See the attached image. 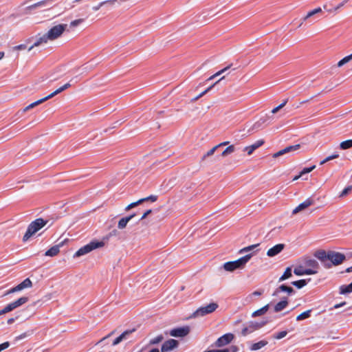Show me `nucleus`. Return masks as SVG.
<instances>
[{"label":"nucleus","mask_w":352,"mask_h":352,"mask_svg":"<svg viewBox=\"0 0 352 352\" xmlns=\"http://www.w3.org/2000/svg\"><path fill=\"white\" fill-rule=\"evenodd\" d=\"M252 256L253 253H250L236 261L226 262L223 264V269L228 272H233L237 269H243Z\"/></svg>","instance_id":"obj_3"},{"label":"nucleus","mask_w":352,"mask_h":352,"mask_svg":"<svg viewBox=\"0 0 352 352\" xmlns=\"http://www.w3.org/2000/svg\"><path fill=\"white\" fill-rule=\"evenodd\" d=\"M217 150V146H214V147H212L211 149H210L204 156H203V160H205L207 157H210L211 155H212L214 152Z\"/></svg>","instance_id":"obj_41"},{"label":"nucleus","mask_w":352,"mask_h":352,"mask_svg":"<svg viewBox=\"0 0 352 352\" xmlns=\"http://www.w3.org/2000/svg\"><path fill=\"white\" fill-rule=\"evenodd\" d=\"M294 273L297 276H302L316 274L317 272L311 269H304L302 266H298L294 268Z\"/></svg>","instance_id":"obj_17"},{"label":"nucleus","mask_w":352,"mask_h":352,"mask_svg":"<svg viewBox=\"0 0 352 352\" xmlns=\"http://www.w3.org/2000/svg\"><path fill=\"white\" fill-rule=\"evenodd\" d=\"M117 0H106V1H102V2L99 3L98 5L93 6L92 10L96 12V11L99 10L100 9V8L102 6H104L105 4H107V3L113 4Z\"/></svg>","instance_id":"obj_31"},{"label":"nucleus","mask_w":352,"mask_h":352,"mask_svg":"<svg viewBox=\"0 0 352 352\" xmlns=\"http://www.w3.org/2000/svg\"><path fill=\"white\" fill-rule=\"evenodd\" d=\"M67 27V24H58L51 28L45 34L40 36L34 44L28 48L31 51L34 47L47 44L49 41H53L59 38Z\"/></svg>","instance_id":"obj_1"},{"label":"nucleus","mask_w":352,"mask_h":352,"mask_svg":"<svg viewBox=\"0 0 352 352\" xmlns=\"http://www.w3.org/2000/svg\"><path fill=\"white\" fill-rule=\"evenodd\" d=\"M316 168V166H312L309 168H305L302 169V170L300 172V175H303L305 174L309 173L311 171H312Z\"/></svg>","instance_id":"obj_45"},{"label":"nucleus","mask_w":352,"mask_h":352,"mask_svg":"<svg viewBox=\"0 0 352 352\" xmlns=\"http://www.w3.org/2000/svg\"><path fill=\"white\" fill-rule=\"evenodd\" d=\"M258 245H259V243H257V244H254V245H249L248 247L243 248L239 250V253L244 254V253L249 252L250 251H252L254 248H256Z\"/></svg>","instance_id":"obj_34"},{"label":"nucleus","mask_w":352,"mask_h":352,"mask_svg":"<svg viewBox=\"0 0 352 352\" xmlns=\"http://www.w3.org/2000/svg\"><path fill=\"white\" fill-rule=\"evenodd\" d=\"M152 212V210H147L144 214L142 216V217L140 218V220H142L144 219H145L148 214H150Z\"/></svg>","instance_id":"obj_52"},{"label":"nucleus","mask_w":352,"mask_h":352,"mask_svg":"<svg viewBox=\"0 0 352 352\" xmlns=\"http://www.w3.org/2000/svg\"><path fill=\"white\" fill-rule=\"evenodd\" d=\"M65 89L64 88L63 86L60 87V88L57 89L56 90H55L54 92H52V94H50V95H48L47 96L42 98V99H40L36 102H34L32 103H31L30 104H29L28 106H27L25 109H24V111H27L28 110H30V109H32L34 108V107L44 102L45 101L53 98L54 96H55L56 95L61 93L62 91H65Z\"/></svg>","instance_id":"obj_7"},{"label":"nucleus","mask_w":352,"mask_h":352,"mask_svg":"<svg viewBox=\"0 0 352 352\" xmlns=\"http://www.w3.org/2000/svg\"><path fill=\"white\" fill-rule=\"evenodd\" d=\"M346 256L344 254L335 251H329V262L332 265H338L345 261Z\"/></svg>","instance_id":"obj_8"},{"label":"nucleus","mask_w":352,"mask_h":352,"mask_svg":"<svg viewBox=\"0 0 352 352\" xmlns=\"http://www.w3.org/2000/svg\"><path fill=\"white\" fill-rule=\"evenodd\" d=\"M292 268L290 267H288L286 268L285 271L284 272L283 274L279 278L278 282H282L290 277H292Z\"/></svg>","instance_id":"obj_27"},{"label":"nucleus","mask_w":352,"mask_h":352,"mask_svg":"<svg viewBox=\"0 0 352 352\" xmlns=\"http://www.w3.org/2000/svg\"><path fill=\"white\" fill-rule=\"evenodd\" d=\"M122 340H121V338H120L119 336L116 338L114 340V341L113 342V345L115 346V345H117L119 343H120Z\"/></svg>","instance_id":"obj_54"},{"label":"nucleus","mask_w":352,"mask_h":352,"mask_svg":"<svg viewBox=\"0 0 352 352\" xmlns=\"http://www.w3.org/2000/svg\"><path fill=\"white\" fill-rule=\"evenodd\" d=\"M142 203H143V199H141L135 202H133L126 207L125 210L128 211V210L138 206V205H140Z\"/></svg>","instance_id":"obj_39"},{"label":"nucleus","mask_w":352,"mask_h":352,"mask_svg":"<svg viewBox=\"0 0 352 352\" xmlns=\"http://www.w3.org/2000/svg\"><path fill=\"white\" fill-rule=\"evenodd\" d=\"M287 331H283L278 332L276 334H274L273 336V338L276 340H280V339L285 338L287 336Z\"/></svg>","instance_id":"obj_40"},{"label":"nucleus","mask_w":352,"mask_h":352,"mask_svg":"<svg viewBox=\"0 0 352 352\" xmlns=\"http://www.w3.org/2000/svg\"><path fill=\"white\" fill-rule=\"evenodd\" d=\"M303 263L305 267H309L308 269L316 270L318 272V270L319 269V264L315 259L305 258L303 260Z\"/></svg>","instance_id":"obj_19"},{"label":"nucleus","mask_w":352,"mask_h":352,"mask_svg":"<svg viewBox=\"0 0 352 352\" xmlns=\"http://www.w3.org/2000/svg\"><path fill=\"white\" fill-rule=\"evenodd\" d=\"M47 222V220H44L42 218H38L32 221L28 226L27 230L23 236V241H28L31 237L45 226Z\"/></svg>","instance_id":"obj_2"},{"label":"nucleus","mask_w":352,"mask_h":352,"mask_svg":"<svg viewBox=\"0 0 352 352\" xmlns=\"http://www.w3.org/2000/svg\"><path fill=\"white\" fill-rule=\"evenodd\" d=\"M104 243L103 241H92L76 251L74 254V258H77L87 254L96 249L104 247Z\"/></svg>","instance_id":"obj_4"},{"label":"nucleus","mask_w":352,"mask_h":352,"mask_svg":"<svg viewBox=\"0 0 352 352\" xmlns=\"http://www.w3.org/2000/svg\"><path fill=\"white\" fill-rule=\"evenodd\" d=\"M10 346V343L8 342H5L0 344V352L7 348H8Z\"/></svg>","instance_id":"obj_50"},{"label":"nucleus","mask_w":352,"mask_h":352,"mask_svg":"<svg viewBox=\"0 0 352 352\" xmlns=\"http://www.w3.org/2000/svg\"><path fill=\"white\" fill-rule=\"evenodd\" d=\"M311 311H312L311 309H309V310H307V311L302 312V314H299L296 317V320L300 321V320H305V319L309 318L311 316Z\"/></svg>","instance_id":"obj_32"},{"label":"nucleus","mask_w":352,"mask_h":352,"mask_svg":"<svg viewBox=\"0 0 352 352\" xmlns=\"http://www.w3.org/2000/svg\"><path fill=\"white\" fill-rule=\"evenodd\" d=\"M339 157V155L338 154H334V155H330L327 157H326L324 160H323L322 161L320 162V165H322L324 164V163L331 160H333V159H336Z\"/></svg>","instance_id":"obj_43"},{"label":"nucleus","mask_w":352,"mask_h":352,"mask_svg":"<svg viewBox=\"0 0 352 352\" xmlns=\"http://www.w3.org/2000/svg\"><path fill=\"white\" fill-rule=\"evenodd\" d=\"M294 292V290L292 287L287 286L285 285H281L275 289L272 296H278L280 292H287L289 295Z\"/></svg>","instance_id":"obj_20"},{"label":"nucleus","mask_w":352,"mask_h":352,"mask_svg":"<svg viewBox=\"0 0 352 352\" xmlns=\"http://www.w3.org/2000/svg\"><path fill=\"white\" fill-rule=\"evenodd\" d=\"M284 244H277L267 250V255L270 257H273L282 252V250L284 249Z\"/></svg>","instance_id":"obj_18"},{"label":"nucleus","mask_w":352,"mask_h":352,"mask_svg":"<svg viewBox=\"0 0 352 352\" xmlns=\"http://www.w3.org/2000/svg\"><path fill=\"white\" fill-rule=\"evenodd\" d=\"M135 216V214H131L129 216H127V217H122V219H120V221H118V229L120 230H122V229H124L126 226H127V223Z\"/></svg>","instance_id":"obj_22"},{"label":"nucleus","mask_w":352,"mask_h":352,"mask_svg":"<svg viewBox=\"0 0 352 352\" xmlns=\"http://www.w3.org/2000/svg\"><path fill=\"white\" fill-rule=\"evenodd\" d=\"M45 1H39L38 3H36L33 5H32L31 6H30V9H34V8H36L38 7H40V6H42L43 5H45Z\"/></svg>","instance_id":"obj_49"},{"label":"nucleus","mask_w":352,"mask_h":352,"mask_svg":"<svg viewBox=\"0 0 352 352\" xmlns=\"http://www.w3.org/2000/svg\"><path fill=\"white\" fill-rule=\"evenodd\" d=\"M262 294V292H259V291H255L253 293H252L251 294H250L248 297H247V300L250 302L252 301V296H261Z\"/></svg>","instance_id":"obj_46"},{"label":"nucleus","mask_w":352,"mask_h":352,"mask_svg":"<svg viewBox=\"0 0 352 352\" xmlns=\"http://www.w3.org/2000/svg\"><path fill=\"white\" fill-rule=\"evenodd\" d=\"M299 148H300V144H296V145L287 146L285 148L275 153L273 155V157L276 158V157H280L286 153L295 151L298 150Z\"/></svg>","instance_id":"obj_15"},{"label":"nucleus","mask_w":352,"mask_h":352,"mask_svg":"<svg viewBox=\"0 0 352 352\" xmlns=\"http://www.w3.org/2000/svg\"><path fill=\"white\" fill-rule=\"evenodd\" d=\"M218 307V305L215 302H211L208 305L201 307L194 313V317H200L214 312Z\"/></svg>","instance_id":"obj_5"},{"label":"nucleus","mask_w":352,"mask_h":352,"mask_svg":"<svg viewBox=\"0 0 352 352\" xmlns=\"http://www.w3.org/2000/svg\"><path fill=\"white\" fill-rule=\"evenodd\" d=\"M266 322H250L246 327H245L242 331L241 334L243 336H246L248 334L253 333L254 331L260 329L266 324Z\"/></svg>","instance_id":"obj_6"},{"label":"nucleus","mask_w":352,"mask_h":352,"mask_svg":"<svg viewBox=\"0 0 352 352\" xmlns=\"http://www.w3.org/2000/svg\"><path fill=\"white\" fill-rule=\"evenodd\" d=\"M10 310L8 309V305H6L3 309L0 310V316L10 312Z\"/></svg>","instance_id":"obj_53"},{"label":"nucleus","mask_w":352,"mask_h":352,"mask_svg":"<svg viewBox=\"0 0 352 352\" xmlns=\"http://www.w3.org/2000/svg\"><path fill=\"white\" fill-rule=\"evenodd\" d=\"M287 99L285 100L280 104H279L278 106L279 107H281V109L283 108L285 104H287Z\"/></svg>","instance_id":"obj_62"},{"label":"nucleus","mask_w":352,"mask_h":352,"mask_svg":"<svg viewBox=\"0 0 352 352\" xmlns=\"http://www.w3.org/2000/svg\"><path fill=\"white\" fill-rule=\"evenodd\" d=\"M229 144V142H221L219 143V144L216 145L217 146V148L221 147V146H226Z\"/></svg>","instance_id":"obj_60"},{"label":"nucleus","mask_w":352,"mask_h":352,"mask_svg":"<svg viewBox=\"0 0 352 352\" xmlns=\"http://www.w3.org/2000/svg\"><path fill=\"white\" fill-rule=\"evenodd\" d=\"M163 339H164L163 336L159 335L157 337L151 339L149 342V344H152V345L157 344L160 343V342H162L163 340Z\"/></svg>","instance_id":"obj_38"},{"label":"nucleus","mask_w":352,"mask_h":352,"mask_svg":"<svg viewBox=\"0 0 352 352\" xmlns=\"http://www.w3.org/2000/svg\"><path fill=\"white\" fill-rule=\"evenodd\" d=\"M178 345V342L174 339H170L166 341L162 346L161 351L162 352H168Z\"/></svg>","instance_id":"obj_14"},{"label":"nucleus","mask_w":352,"mask_h":352,"mask_svg":"<svg viewBox=\"0 0 352 352\" xmlns=\"http://www.w3.org/2000/svg\"><path fill=\"white\" fill-rule=\"evenodd\" d=\"M288 305V301L287 300V298H283V300L278 303H276L274 306V311L275 312H279L282 310H283L285 308L287 307Z\"/></svg>","instance_id":"obj_24"},{"label":"nucleus","mask_w":352,"mask_h":352,"mask_svg":"<svg viewBox=\"0 0 352 352\" xmlns=\"http://www.w3.org/2000/svg\"><path fill=\"white\" fill-rule=\"evenodd\" d=\"M234 338V334L231 333H226L219 338L214 343L216 347H222L230 344Z\"/></svg>","instance_id":"obj_11"},{"label":"nucleus","mask_w":352,"mask_h":352,"mask_svg":"<svg viewBox=\"0 0 352 352\" xmlns=\"http://www.w3.org/2000/svg\"><path fill=\"white\" fill-rule=\"evenodd\" d=\"M143 202L146 201H151L152 202H155L157 199V196L156 195H150L147 197L143 198Z\"/></svg>","instance_id":"obj_47"},{"label":"nucleus","mask_w":352,"mask_h":352,"mask_svg":"<svg viewBox=\"0 0 352 352\" xmlns=\"http://www.w3.org/2000/svg\"><path fill=\"white\" fill-rule=\"evenodd\" d=\"M352 292V283L348 285H343L340 287V294H346Z\"/></svg>","instance_id":"obj_30"},{"label":"nucleus","mask_w":352,"mask_h":352,"mask_svg":"<svg viewBox=\"0 0 352 352\" xmlns=\"http://www.w3.org/2000/svg\"><path fill=\"white\" fill-rule=\"evenodd\" d=\"M292 284L298 287V289H300L307 285V281L305 280L302 279L299 280L293 281Z\"/></svg>","instance_id":"obj_37"},{"label":"nucleus","mask_w":352,"mask_h":352,"mask_svg":"<svg viewBox=\"0 0 352 352\" xmlns=\"http://www.w3.org/2000/svg\"><path fill=\"white\" fill-rule=\"evenodd\" d=\"M236 151V148L234 145L232 144L228 146L222 153H221V157H227L229 155H231Z\"/></svg>","instance_id":"obj_29"},{"label":"nucleus","mask_w":352,"mask_h":352,"mask_svg":"<svg viewBox=\"0 0 352 352\" xmlns=\"http://www.w3.org/2000/svg\"><path fill=\"white\" fill-rule=\"evenodd\" d=\"M309 101V100H306L300 101L299 102V104L296 106V108H299L301 105H302L303 104H305L306 102H308Z\"/></svg>","instance_id":"obj_61"},{"label":"nucleus","mask_w":352,"mask_h":352,"mask_svg":"<svg viewBox=\"0 0 352 352\" xmlns=\"http://www.w3.org/2000/svg\"><path fill=\"white\" fill-rule=\"evenodd\" d=\"M28 300H29L28 297L22 296V297L19 298V299H17L16 300L8 304L7 305L8 309H10V311H12V310L25 304L28 301Z\"/></svg>","instance_id":"obj_13"},{"label":"nucleus","mask_w":352,"mask_h":352,"mask_svg":"<svg viewBox=\"0 0 352 352\" xmlns=\"http://www.w3.org/2000/svg\"><path fill=\"white\" fill-rule=\"evenodd\" d=\"M82 21H83L82 19H76V20L72 21L70 23V26L76 27V26L78 25L79 24H80Z\"/></svg>","instance_id":"obj_48"},{"label":"nucleus","mask_w":352,"mask_h":352,"mask_svg":"<svg viewBox=\"0 0 352 352\" xmlns=\"http://www.w3.org/2000/svg\"><path fill=\"white\" fill-rule=\"evenodd\" d=\"M351 190H352L351 186H347L342 191V192L340 195V197H344L346 196L351 191Z\"/></svg>","instance_id":"obj_42"},{"label":"nucleus","mask_w":352,"mask_h":352,"mask_svg":"<svg viewBox=\"0 0 352 352\" xmlns=\"http://www.w3.org/2000/svg\"><path fill=\"white\" fill-rule=\"evenodd\" d=\"M346 304L345 302H341L340 304H336L333 306V307L331 308L330 309L332 310L333 309H338L343 305H344Z\"/></svg>","instance_id":"obj_56"},{"label":"nucleus","mask_w":352,"mask_h":352,"mask_svg":"<svg viewBox=\"0 0 352 352\" xmlns=\"http://www.w3.org/2000/svg\"><path fill=\"white\" fill-rule=\"evenodd\" d=\"M190 332L188 327H183L173 329L170 331V335L173 337L183 338L187 336Z\"/></svg>","instance_id":"obj_12"},{"label":"nucleus","mask_w":352,"mask_h":352,"mask_svg":"<svg viewBox=\"0 0 352 352\" xmlns=\"http://www.w3.org/2000/svg\"><path fill=\"white\" fill-rule=\"evenodd\" d=\"M329 251L318 250L315 252L314 256L321 261L325 268L331 267V264L329 262Z\"/></svg>","instance_id":"obj_10"},{"label":"nucleus","mask_w":352,"mask_h":352,"mask_svg":"<svg viewBox=\"0 0 352 352\" xmlns=\"http://www.w3.org/2000/svg\"><path fill=\"white\" fill-rule=\"evenodd\" d=\"M322 12V9L320 8H316L307 13V14L304 17L303 21L307 20L309 17L318 14Z\"/></svg>","instance_id":"obj_36"},{"label":"nucleus","mask_w":352,"mask_h":352,"mask_svg":"<svg viewBox=\"0 0 352 352\" xmlns=\"http://www.w3.org/2000/svg\"><path fill=\"white\" fill-rule=\"evenodd\" d=\"M352 60V54L345 56L338 63V67H340Z\"/></svg>","instance_id":"obj_35"},{"label":"nucleus","mask_w":352,"mask_h":352,"mask_svg":"<svg viewBox=\"0 0 352 352\" xmlns=\"http://www.w3.org/2000/svg\"><path fill=\"white\" fill-rule=\"evenodd\" d=\"M352 272V266H351V267H348V268H346V272H347V273H350V272Z\"/></svg>","instance_id":"obj_64"},{"label":"nucleus","mask_w":352,"mask_h":352,"mask_svg":"<svg viewBox=\"0 0 352 352\" xmlns=\"http://www.w3.org/2000/svg\"><path fill=\"white\" fill-rule=\"evenodd\" d=\"M340 147L342 150H346L352 147V140L343 141L340 143Z\"/></svg>","instance_id":"obj_33"},{"label":"nucleus","mask_w":352,"mask_h":352,"mask_svg":"<svg viewBox=\"0 0 352 352\" xmlns=\"http://www.w3.org/2000/svg\"><path fill=\"white\" fill-rule=\"evenodd\" d=\"M314 204V201L313 199H310V198H308L305 201H303L302 203L300 204L296 208H295L293 211H292V213L294 214H297L298 212L307 208L309 206H311Z\"/></svg>","instance_id":"obj_16"},{"label":"nucleus","mask_w":352,"mask_h":352,"mask_svg":"<svg viewBox=\"0 0 352 352\" xmlns=\"http://www.w3.org/2000/svg\"><path fill=\"white\" fill-rule=\"evenodd\" d=\"M224 78V76L221 77L220 79H219L217 82H215L213 85L208 87L205 91L201 92L200 94L195 97L191 100L192 102H195L198 99H199L201 97L204 96L206 94H207L208 91H210L217 83H219L221 80Z\"/></svg>","instance_id":"obj_26"},{"label":"nucleus","mask_w":352,"mask_h":352,"mask_svg":"<svg viewBox=\"0 0 352 352\" xmlns=\"http://www.w3.org/2000/svg\"><path fill=\"white\" fill-rule=\"evenodd\" d=\"M269 309V305H266L265 306L263 307L262 308L254 311L252 314V317H257L261 315L265 314Z\"/></svg>","instance_id":"obj_28"},{"label":"nucleus","mask_w":352,"mask_h":352,"mask_svg":"<svg viewBox=\"0 0 352 352\" xmlns=\"http://www.w3.org/2000/svg\"><path fill=\"white\" fill-rule=\"evenodd\" d=\"M15 49L17 50H25V49H26V45H23V44L19 45L16 46Z\"/></svg>","instance_id":"obj_57"},{"label":"nucleus","mask_w":352,"mask_h":352,"mask_svg":"<svg viewBox=\"0 0 352 352\" xmlns=\"http://www.w3.org/2000/svg\"><path fill=\"white\" fill-rule=\"evenodd\" d=\"M280 109H281V107L277 106L272 110V113H276Z\"/></svg>","instance_id":"obj_59"},{"label":"nucleus","mask_w":352,"mask_h":352,"mask_svg":"<svg viewBox=\"0 0 352 352\" xmlns=\"http://www.w3.org/2000/svg\"><path fill=\"white\" fill-rule=\"evenodd\" d=\"M270 119V117L266 116L263 118H261L259 120V122H261V123H265V122H267L268 120Z\"/></svg>","instance_id":"obj_58"},{"label":"nucleus","mask_w":352,"mask_h":352,"mask_svg":"<svg viewBox=\"0 0 352 352\" xmlns=\"http://www.w3.org/2000/svg\"><path fill=\"white\" fill-rule=\"evenodd\" d=\"M29 336L28 333H23L16 338V340H22L27 338Z\"/></svg>","instance_id":"obj_51"},{"label":"nucleus","mask_w":352,"mask_h":352,"mask_svg":"<svg viewBox=\"0 0 352 352\" xmlns=\"http://www.w3.org/2000/svg\"><path fill=\"white\" fill-rule=\"evenodd\" d=\"M264 144L263 140H257L253 144L246 146L244 148L243 151L247 152L248 155H251L256 148H259Z\"/></svg>","instance_id":"obj_21"},{"label":"nucleus","mask_w":352,"mask_h":352,"mask_svg":"<svg viewBox=\"0 0 352 352\" xmlns=\"http://www.w3.org/2000/svg\"><path fill=\"white\" fill-rule=\"evenodd\" d=\"M134 331V329L125 331L119 337L121 338V340L123 341L124 340H126L127 336Z\"/></svg>","instance_id":"obj_44"},{"label":"nucleus","mask_w":352,"mask_h":352,"mask_svg":"<svg viewBox=\"0 0 352 352\" xmlns=\"http://www.w3.org/2000/svg\"><path fill=\"white\" fill-rule=\"evenodd\" d=\"M32 287V282L29 278H25L23 282L15 286L14 287L9 289L6 293L5 294V296L10 294L12 293L22 291L25 289L30 288Z\"/></svg>","instance_id":"obj_9"},{"label":"nucleus","mask_w":352,"mask_h":352,"mask_svg":"<svg viewBox=\"0 0 352 352\" xmlns=\"http://www.w3.org/2000/svg\"><path fill=\"white\" fill-rule=\"evenodd\" d=\"M268 344V342L266 340H261L258 342L251 344L250 346V351H257L261 349V348L265 346Z\"/></svg>","instance_id":"obj_25"},{"label":"nucleus","mask_w":352,"mask_h":352,"mask_svg":"<svg viewBox=\"0 0 352 352\" xmlns=\"http://www.w3.org/2000/svg\"><path fill=\"white\" fill-rule=\"evenodd\" d=\"M349 0H344L342 3H340L336 8V10L340 9V8H342V6H344V5L345 3H346L348 2Z\"/></svg>","instance_id":"obj_55"},{"label":"nucleus","mask_w":352,"mask_h":352,"mask_svg":"<svg viewBox=\"0 0 352 352\" xmlns=\"http://www.w3.org/2000/svg\"><path fill=\"white\" fill-rule=\"evenodd\" d=\"M62 246L61 244L56 245L47 250L45 253V256H55L60 252V248Z\"/></svg>","instance_id":"obj_23"},{"label":"nucleus","mask_w":352,"mask_h":352,"mask_svg":"<svg viewBox=\"0 0 352 352\" xmlns=\"http://www.w3.org/2000/svg\"><path fill=\"white\" fill-rule=\"evenodd\" d=\"M223 74V71H222L221 69L219 70V72H217V73L214 74V76H216V77L220 76L221 74Z\"/></svg>","instance_id":"obj_63"}]
</instances>
